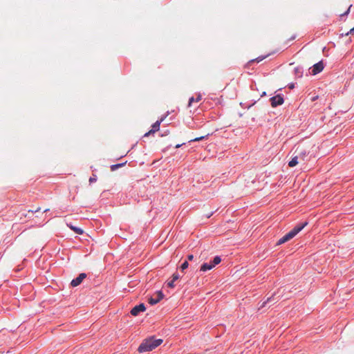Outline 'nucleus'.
Listing matches in <instances>:
<instances>
[{
	"label": "nucleus",
	"instance_id": "7ed1b4c3",
	"mask_svg": "<svg viewBox=\"0 0 354 354\" xmlns=\"http://www.w3.org/2000/svg\"><path fill=\"white\" fill-rule=\"evenodd\" d=\"M324 68L323 61L321 60L317 63L315 64L311 68L310 73L313 75H315L321 73Z\"/></svg>",
	"mask_w": 354,
	"mask_h": 354
},
{
	"label": "nucleus",
	"instance_id": "c85d7f7f",
	"mask_svg": "<svg viewBox=\"0 0 354 354\" xmlns=\"http://www.w3.org/2000/svg\"><path fill=\"white\" fill-rule=\"evenodd\" d=\"M169 133V130H166V131H164L160 134V136H161V137L166 136H167Z\"/></svg>",
	"mask_w": 354,
	"mask_h": 354
},
{
	"label": "nucleus",
	"instance_id": "ddd939ff",
	"mask_svg": "<svg viewBox=\"0 0 354 354\" xmlns=\"http://www.w3.org/2000/svg\"><path fill=\"white\" fill-rule=\"evenodd\" d=\"M126 164H127V161L121 162V163L111 165L110 167V169L112 171H114L117 170L118 169L124 166Z\"/></svg>",
	"mask_w": 354,
	"mask_h": 354
},
{
	"label": "nucleus",
	"instance_id": "9b49d317",
	"mask_svg": "<svg viewBox=\"0 0 354 354\" xmlns=\"http://www.w3.org/2000/svg\"><path fill=\"white\" fill-rule=\"evenodd\" d=\"M68 226L76 234H82L84 233V230L79 227H76L73 225L72 224L68 225Z\"/></svg>",
	"mask_w": 354,
	"mask_h": 354
},
{
	"label": "nucleus",
	"instance_id": "1a4fd4ad",
	"mask_svg": "<svg viewBox=\"0 0 354 354\" xmlns=\"http://www.w3.org/2000/svg\"><path fill=\"white\" fill-rule=\"evenodd\" d=\"M293 239V237L292 236V235L290 234V232H288L287 234H286L283 236H282L281 238H280L276 245H281V244H283L285 243L286 242L290 241V239Z\"/></svg>",
	"mask_w": 354,
	"mask_h": 354
},
{
	"label": "nucleus",
	"instance_id": "f3484780",
	"mask_svg": "<svg viewBox=\"0 0 354 354\" xmlns=\"http://www.w3.org/2000/svg\"><path fill=\"white\" fill-rule=\"evenodd\" d=\"M308 152H307L306 150H301L299 153L298 156L299 158L302 159L303 160H305V158L308 156Z\"/></svg>",
	"mask_w": 354,
	"mask_h": 354
},
{
	"label": "nucleus",
	"instance_id": "dca6fc26",
	"mask_svg": "<svg viewBox=\"0 0 354 354\" xmlns=\"http://www.w3.org/2000/svg\"><path fill=\"white\" fill-rule=\"evenodd\" d=\"M211 262L213 263V266H216L221 262V257L216 255L211 260Z\"/></svg>",
	"mask_w": 354,
	"mask_h": 354
},
{
	"label": "nucleus",
	"instance_id": "6ab92c4d",
	"mask_svg": "<svg viewBox=\"0 0 354 354\" xmlns=\"http://www.w3.org/2000/svg\"><path fill=\"white\" fill-rule=\"evenodd\" d=\"M209 136V134H207L206 136H201V137L195 138L192 139L191 140H189V142H198V141H201V140H204V139L207 138Z\"/></svg>",
	"mask_w": 354,
	"mask_h": 354
},
{
	"label": "nucleus",
	"instance_id": "cd10ccee",
	"mask_svg": "<svg viewBox=\"0 0 354 354\" xmlns=\"http://www.w3.org/2000/svg\"><path fill=\"white\" fill-rule=\"evenodd\" d=\"M194 259V256L192 254L187 256V261H192Z\"/></svg>",
	"mask_w": 354,
	"mask_h": 354
},
{
	"label": "nucleus",
	"instance_id": "a878e982",
	"mask_svg": "<svg viewBox=\"0 0 354 354\" xmlns=\"http://www.w3.org/2000/svg\"><path fill=\"white\" fill-rule=\"evenodd\" d=\"M174 282L175 281H173L172 279L171 281H167V286L169 287V288H174V286H175Z\"/></svg>",
	"mask_w": 354,
	"mask_h": 354
},
{
	"label": "nucleus",
	"instance_id": "aec40b11",
	"mask_svg": "<svg viewBox=\"0 0 354 354\" xmlns=\"http://www.w3.org/2000/svg\"><path fill=\"white\" fill-rule=\"evenodd\" d=\"M189 266L188 261L185 260L184 262L182 263V264L180 266V269L181 271H184L186 270Z\"/></svg>",
	"mask_w": 354,
	"mask_h": 354
},
{
	"label": "nucleus",
	"instance_id": "c756f323",
	"mask_svg": "<svg viewBox=\"0 0 354 354\" xmlns=\"http://www.w3.org/2000/svg\"><path fill=\"white\" fill-rule=\"evenodd\" d=\"M353 33H354V27L352 28L348 32L345 33V35L347 36L348 35L353 34Z\"/></svg>",
	"mask_w": 354,
	"mask_h": 354
},
{
	"label": "nucleus",
	"instance_id": "a211bd4d",
	"mask_svg": "<svg viewBox=\"0 0 354 354\" xmlns=\"http://www.w3.org/2000/svg\"><path fill=\"white\" fill-rule=\"evenodd\" d=\"M274 300V296L272 295V296H271V297H268V298L266 299V301H265L262 304V305L261 306V308L265 307V306H266V304H269V303H270V302L273 301Z\"/></svg>",
	"mask_w": 354,
	"mask_h": 354
},
{
	"label": "nucleus",
	"instance_id": "e433bc0d",
	"mask_svg": "<svg viewBox=\"0 0 354 354\" xmlns=\"http://www.w3.org/2000/svg\"><path fill=\"white\" fill-rule=\"evenodd\" d=\"M266 92L263 91L261 94V97H263V96H266Z\"/></svg>",
	"mask_w": 354,
	"mask_h": 354
},
{
	"label": "nucleus",
	"instance_id": "7c9ffc66",
	"mask_svg": "<svg viewBox=\"0 0 354 354\" xmlns=\"http://www.w3.org/2000/svg\"><path fill=\"white\" fill-rule=\"evenodd\" d=\"M155 132H151V129L145 133L144 135V137H148L149 136H150L151 134H153Z\"/></svg>",
	"mask_w": 354,
	"mask_h": 354
},
{
	"label": "nucleus",
	"instance_id": "f8f14e48",
	"mask_svg": "<svg viewBox=\"0 0 354 354\" xmlns=\"http://www.w3.org/2000/svg\"><path fill=\"white\" fill-rule=\"evenodd\" d=\"M298 156H293L291 160L288 162V166L290 167H294L298 164Z\"/></svg>",
	"mask_w": 354,
	"mask_h": 354
},
{
	"label": "nucleus",
	"instance_id": "6e6552de",
	"mask_svg": "<svg viewBox=\"0 0 354 354\" xmlns=\"http://www.w3.org/2000/svg\"><path fill=\"white\" fill-rule=\"evenodd\" d=\"M215 266H213V263L211 262V261H209V262H205L203 263L201 266V268H200V271L201 272H205L208 270H212V268H214Z\"/></svg>",
	"mask_w": 354,
	"mask_h": 354
},
{
	"label": "nucleus",
	"instance_id": "2eb2a0df",
	"mask_svg": "<svg viewBox=\"0 0 354 354\" xmlns=\"http://www.w3.org/2000/svg\"><path fill=\"white\" fill-rule=\"evenodd\" d=\"M201 99L202 97L201 94H198L196 98H194V97H191L189 99L188 106H190L193 102H199L201 100Z\"/></svg>",
	"mask_w": 354,
	"mask_h": 354
},
{
	"label": "nucleus",
	"instance_id": "58836bf2",
	"mask_svg": "<svg viewBox=\"0 0 354 354\" xmlns=\"http://www.w3.org/2000/svg\"><path fill=\"white\" fill-rule=\"evenodd\" d=\"M48 211H49V209H46L45 210H44V212H46Z\"/></svg>",
	"mask_w": 354,
	"mask_h": 354
},
{
	"label": "nucleus",
	"instance_id": "72a5a7b5",
	"mask_svg": "<svg viewBox=\"0 0 354 354\" xmlns=\"http://www.w3.org/2000/svg\"><path fill=\"white\" fill-rule=\"evenodd\" d=\"M349 11H350V7L348 8V9L344 14L342 15V16L347 15L349 13Z\"/></svg>",
	"mask_w": 354,
	"mask_h": 354
},
{
	"label": "nucleus",
	"instance_id": "39448f33",
	"mask_svg": "<svg viewBox=\"0 0 354 354\" xmlns=\"http://www.w3.org/2000/svg\"><path fill=\"white\" fill-rule=\"evenodd\" d=\"M156 295H157V297L155 298L153 297H151L150 298H149L148 301H149V304L153 306V305L158 304L160 301H161L164 298V296H165L162 290H158L156 292Z\"/></svg>",
	"mask_w": 354,
	"mask_h": 354
},
{
	"label": "nucleus",
	"instance_id": "2f4dec72",
	"mask_svg": "<svg viewBox=\"0 0 354 354\" xmlns=\"http://www.w3.org/2000/svg\"><path fill=\"white\" fill-rule=\"evenodd\" d=\"M296 38V35H292L290 39H288L287 43L293 41Z\"/></svg>",
	"mask_w": 354,
	"mask_h": 354
},
{
	"label": "nucleus",
	"instance_id": "4468645a",
	"mask_svg": "<svg viewBox=\"0 0 354 354\" xmlns=\"http://www.w3.org/2000/svg\"><path fill=\"white\" fill-rule=\"evenodd\" d=\"M308 224V221H305V222H302V223H298L294 227L299 233Z\"/></svg>",
	"mask_w": 354,
	"mask_h": 354
},
{
	"label": "nucleus",
	"instance_id": "f257e3e1",
	"mask_svg": "<svg viewBox=\"0 0 354 354\" xmlns=\"http://www.w3.org/2000/svg\"><path fill=\"white\" fill-rule=\"evenodd\" d=\"M163 342L162 339H156L155 336H151L145 339L138 348L139 353L151 351Z\"/></svg>",
	"mask_w": 354,
	"mask_h": 354
},
{
	"label": "nucleus",
	"instance_id": "c9c22d12",
	"mask_svg": "<svg viewBox=\"0 0 354 354\" xmlns=\"http://www.w3.org/2000/svg\"><path fill=\"white\" fill-rule=\"evenodd\" d=\"M184 144H185V143H183V144H178V145H176L175 146V148H176V149H178V148L180 147L182 145H183Z\"/></svg>",
	"mask_w": 354,
	"mask_h": 354
},
{
	"label": "nucleus",
	"instance_id": "393cba45",
	"mask_svg": "<svg viewBox=\"0 0 354 354\" xmlns=\"http://www.w3.org/2000/svg\"><path fill=\"white\" fill-rule=\"evenodd\" d=\"M97 181V176L95 174H93L90 178H89V183H92Z\"/></svg>",
	"mask_w": 354,
	"mask_h": 354
},
{
	"label": "nucleus",
	"instance_id": "4c0bfd02",
	"mask_svg": "<svg viewBox=\"0 0 354 354\" xmlns=\"http://www.w3.org/2000/svg\"><path fill=\"white\" fill-rule=\"evenodd\" d=\"M40 210V207H38L37 209H35L34 212H39Z\"/></svg>",
	"mask_w": 354,
	"mask_h": 354
},
{
	"label": "nucleus",
	"instance_id": "4be33fe9",
	"mask_svg": "<svg viewBox=\"0 0 354 354\" xmlns=\"http://www.w3.org/2000/svg\"><path fill=\"white\" fill-rule=\"evenodd\" d=\"M256 103V101H254L252 104H248V105H246L245 104H243V102H241L240 103V105L241 107L243 108H247V109H250V107H252L254 104Z\"/></svg>",
	"mask_w": 354,
	"mask_h": 354
},
{
	"label": "nucleus",
	"instance_id": "9d476101",
	"mask_svg": "<svg viewBox=\"0 0 354 354\" xmlns=\"http://www.w3.org/2000/svg\"><path fill=\"white\" fill-rule=\"evenodd\" d=\"M294 73L295 76L298 78H301L303 76L304 74V68L301 66H298L295 68L294 69Z\"/></svg>",
	"mask_w": 354,
	"mask_h": 354
},
{
	"label": "nucleus",
	"instance_id": "b1692460",
	"mask_svg": "<svg viewBox=\"0 0 354 354\" xmlns=\"http://www.w3.org/2000/svg\"><path fill=\"white\" fill-rule=\"evenodd\" d=\"M289 232L293 238L299 233L295 227H293Z\"/></svg>",
	"mask_w": 354,
	"mask_h": 354
},
{
	"label": "nucleus",
	"instance_id": "5701e85b",
	"mask_svg": "<svg viewBox=\"0 0 354 354\" xmlns=\"http://www.w3.org/2000/svg\"><path fill=\"white\" fill-rule=\"evenodd\" d=\"M268 55H266V56H259L258 57H257L255 59H252L251 60L250 62H261L262 60H263Z\"/></svg>",
	"mask_w": 354,
	"mask_h": 354
},
{
	"label": "nucleus",
	"instance_id": "20e7f679",
	"mask_svg": "<svg viewBox=\"0 0 354 354\" xmlns=\"http://www.w3.org/2000/svg\"><path fill=\"white\" fill-rule=\"evenodd\" d=\"M146 310L145 305L143 303H140L138 305L135 306L130 311L133 316H138L140 313Z\"/></svg>",
	"mask_w": 354,
	"mask_h": 354
},
{
	"label": "nucleus",
	"instance_id": "0eeeda50",
	"mask_svg": "<svg viewBox=\"0 0 354 354\" xmlns=\"http://www.w3.org/2000/svg\"><path fill=\"white\" fill-rule=\"evenodd\" d=\"M168 114H169V112L167 111V113L165 114L164 115H162L160 120H158L156 122H154L152 124L151 129V132L156 133V131H159L161 122H163V120L167 118Z\"/></svg>",
	"mask_w": 354,
	"mask_h": 354
},
{
	"label": "nucleus",
	"instance_id": "f03ea898",
	"mask_svg": "<svg viewBox=\"0 0 354 354\" xmlns=\"http://www.w3.org/2000/svg\"><path fill=\"white\" fill-rule=\"evenodd\" d=\"M271 106L274 108L283 104L284 98L282 94H277L270 98Z\"/></svg>",
	"mask_w": 354,
	"mask_h": 354
},
{
	"label": "nucleus",
	"instance_id": "423d86ee",
	"mask_svg": "<svg viewBox=\"0 0 354 354\" xmlns=\"http://www.w3.org/2000/svg\"><path fill=\"white\" fill-rule=\"evenodd\" d=\"M86 277V274L84 273V272H82L80 274H79V275L74 278L71 282V286L72 287H76L77 286H79L80 284H81V283L83 281V280Z\"/></svg>",
	"mask_w": 354,
	"mask_h": 354
},
{
	"label": "nucleus",
	"instance_id": "412c9836",
	"mask_svg": "<svg viewBox=\"0 0 354 354\" xmlns=\"http://www.w3.org/2000/svg\"><path fill=\"white\" fill-rule=\"evenodd\" d=\"M180 277V274H178V272H175L173 274H172V280L173 281H177L178 279H179Z\"/></svg>",
	"mask_w": 354,
	"mask_h": 354
},
{
	"label": "nucleus",
	"instance_id": "bb28decb",
	"mask_svg": "<svg viewBox=\"0 0 354 354\" xmlns=\"http://www.w3.org/2000/svg\"><path fill=\"white\" fill-rule=\"evenodd\" d=\"M295 84H295V83H294V82H290V83H289V84H288V88H289L290 89H292V88H294L295 87Z\"/></svg>",
	"mask_w": 354,
	"mask_h": 354
},
{
	"label": "nucleus",
	"instance_id": "f704fd0d",
	"mask_svg": "<svg viewBox=\"0 0 354 354\" xmlns=\"http://www.w3.org/2000/svg\"><path fill=\"white\" fill-rule=\"evenodd\" d=\"M214 213V212H212L211 213H208V214L206 215V217L207 218L211 217L213 215Z\"/></svg>",
	"mask_w": 354,
	"mask_h": 354
},
{
	"label": "nucleus",
	"instance_id": "473e14b6",
	"mask_svg": "<svg viewBox=\"0 0 354 354\" xmlns=\"http://www.w3.org/2000/svg\"><path fill=\"white\" fill-rule=\"evenodd\" d=\"M318 97H319L318 95H315V96L312 97L311 101L314 102V101L317 100L318 99Z\"/></svg>",
	"mask_w": 354,
	"mask_h": 354
}]
</instances>
